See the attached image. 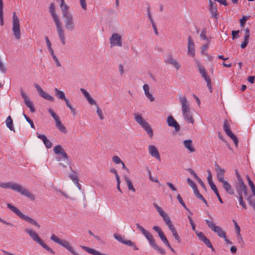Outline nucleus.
<instances>
[{
	"label": "nucleus",
	"instance_id": "obj_59",
	"mask_svg": "<svg viewBox=\"0 0 255 255\" xmlns=\"http://www.w3.org/2000/svg\"><path fill=\"white\" fill-rule=\"evenodd\" d=\"M188 219L189 220L190 223V224L191 225V227H192V228L193 230L196 231H195L196 225L194 224V223L192 218L190 216H188Z\"/></svg>",
	"mask_w": 255,
	"mask_h": 255
},
{
	"label": "nucleus",
	"instance_id": "obj_8",
	"mask_svg": "<svg viewBox=\"0 0 255 255\" xmlns=\"http://www.w3.org/2000/svg\"><path fill=\"white\" fill-rule=\"evenodd\" d=\"M143 235L153 249L159 252L161 255H164L166 254L165 250L157 246L152 234L149 232L147 231Z\"/></svg>",
	"mask_w": 255,
	"mask_h": 255
},
{
	"label": "nucleus",
	"instance_id": "obj_22",
	"mask_svg": "<svg viewBox=\"0 0 255 255\" xmlns=\"http://www.w3.org/2000/svg\"><path fill=\"white\" fill-rule=\"evenodd\" d=\"M188 54L192 57L195 56V45L191 36L188 37Z\"/></svg>",
	"mask_w": 255,
	"mask_h": 255
},
{
	"label": "nucleus",
	"instance_id": "obj_43",
	"mask_svg": "<svg viewBox=\"0 0 255 255\" xmlns=\"http://www.w3.org/2000/svg\"><path fill=\"white\" fill-rule=\"evenodd\" d=\"M207 172L208 174V177H207V180H208V183L209 184V185L211 187V188L212 186H215V185L212 181V176L211 172H210V170H208Z\"/></svg>",
	"mask_w": 255,
	"mask_h": 255
},
{
	"label": "nucleus",
	"instance_id": "obj_60",
	"mask_svg": "<svg viewBox=\"0 0 255 255\" xmlns=\"http://www.w3.org/2000/svg\"><path fill=\"white\" fill-rule=\"evenodd\" d=\"M248 18L244 15L242 18L240 19V25L242 27H243L244 26V24L246 21L247 20Z\"/></svg>",
	"mask_w": 255,
	"mask_h": 255
},
{
	"label": "nucleus",
	"instance_id": "obj_6",
	"mask_svg": "<svg viewBox=\"0 0 255 255\" xmlns=\"http://www.w3.org/2000/svg\"><path fill=\"white\" fill-rule=\"evenodd\" d=\"M7 207L8 208L10 209L12 212L16 214V215L19 216L21 219L25 220L28 223L35 225L36 227L38 228H40L39 224L34 220L32 219L31 218L28 217L27 215H24L22 214L19 209H18L16 207L12 205L11 204L8 203L7 204Z\"/></svg>",
	"mask_w": 255,
	"mask_h": 255
},
{
	"label": "nucleus",
	"instance_id": "obj_13",
	"mask_svg": "<svg viewBox=\"0 0 255 255\" xmlns=\"http://www.w3.org/2000/svg\"><path fill=\"white\" fill-rule=\"evenodd\" d=\"M223 129L226 133L234 141L236 147L238 145V139L237 137L231 131L230 125L228 124L227 120H225L224 123Z\"/></svg>",
	"mask_w": 255,
	"mask_h": 255
},
{
	"label": "nucleus",
	"instance_id": "obj_11",
	"mask_svg": "<svg viewBox=\"0 0 255 255\" xmlns=\"http://www.w3.org/2000/svg\"><path fill=\"white\" fill-rule=\"evenodd\" d=\"M63 17L65 18V27L68 31H72L75 29V24L73 16L71 13H66L63 14Z\"/></svg>",
	"mask_w": 255,
	"mask_h": 255
},
{
	"label": "nucleus",
	"instance_id": "obj_32",
	"mask_svg": "<svg viewBox=\"0 0 255 255\" xmlns=\"http://www.w3.org/2000/svg\"><path fill=\"white\" fill-rule=\"evenodd\" d=\"M54 91L55 95L57 97V98L64 100L65 101L68 100V99L66 98L65 95L63 91L58 90L57 88H55Z\"/></svg>",
	"mask_w": 255,
	"mask_h": 255
},
{
	"label": "nucleus",
	"instance_id": "obj_42",
	"mask_svg": "<svg viewBox=\"0 0 255 255\" xmlns=\"http://www.w3.org/2000/svg\"><path fill=\"white\" fill-rule=\"evenodd\" d=\"M153 206L161 216L164 215L166 213L156 203H153Z\"/></svg>",
	"mask_w": 255,
	"mask_h": 255
},
{
	"label": "nucleus",
	"instance_id": "obj_57",
	"mask_svg": "<svg viewBox=\"0 0 255 255\" xmlns=\"http://www.w3.org/2000/svg\"><path fill=\"white\" fill-rule=\"evenodd\" d=\"M87 100L88 101L90 105H97L96 104V102L95 100H94L91 96H90L88 98H87Z\"/></svg>",
	"mask_w": 255,
	"mask_h": 255
},
{
	"label": "nucleus",
	"instance_id": "obj_30",
	"mask_svg": "<svg viewBox=\"0 0 255 255\" xmlns=\"http://www.w3.org/2000/svg\"><path fill=\"white\" fill-rule=\"evenodd\" d=\"M143 89L146 97L150 100V101H153L154 98L153 97L152 95L149 93V86L147 84H144L143 86Z\"/></svg>",
	"mask_w": 255,
	"mask_h": 255
},
{
	"label": "nucleus",
	"instance_id": "obj_34",
	"mask_svg": "<svg viewBox=\"0 0 255 255\" xmlns=\"http://www.w3.org/2000/svg\"><path fill=\"white\" fill-rule=\"evenodd\" d=\"M5 124L6 127L11 131H15L14 127H13V121L10 116H9L6 119Z\"/></svg>",
	"mask_w": 255,
	"mask_h": 255
},
{
	"label": "nucleus",
	"instance_id": "obj_27",
	"mask_svg": "<svg viewBox=\"0 0 255 255\" xmlns=\"http://www.w3.org/2000/svg\"><path fill=\"white\" fill-rule=\"evenodd\" d=\"M223 187L226 192L229 195H233L234 194V189L232 186L226 180L222 182Z\"/></svg>",
	"mask_w": 255,
	"mask_h": 255
},
{
	"label": "nucleus",
	"instance_id": "obj_39",
	"mask_svg": "<svg viewBox=\"0 0 255 255\" xmlns=\"http://www.w3.org/2000/svg\"><path fill=\"white\" fill-rule=\"evenodd\" d=\"M161 217H162L164 221L168 226L172 224L171 221L170 219V218L169 217L167 213H165L164 215L162 216Z\"/></svg>",
	"mask_w": 255,
	"mask_h": 255
},
{
	"label": "nucleus",
	"instance_id": "obj_37",
	"mask_svg": "<svg viewBox=\"0 0 255 255\" xmlns=\"http://www.w3.org/2000/svg\"><path fill=\"white\" fill-rule=\"evenodd\" d=\"M71 170L72 172L69 175V177L74 183H77V181H79L77 173L75 171H73L71 168Z\"/></svg>",
	"mask_w": 255,
	"mask_h": 255
},
{
	"label": "nucleus",
	"instance_id": "obj_3",
	"mask_svg": "<svg viewBox=\"0 0 255 255\" xmlns=\"http://www.w3.org/2000/svg\"><path fill=\"white\" fill-rule=\"evenodd\" d=\"M179 100L182 105V111L185 120L188 123L193 124L194 123V120L191 115L186 98L185 97L181 96L180 97Z\"/></svg>",
	"mask_w": 255,
	"mask_h": 255
},
{
	"label": "nucleus",
	"instance_id": "obj_35",
	"mask_svg": "<svg viewBox=\"0 0 255 255\" xmlns=\"http://www.w3.org/2000/svg\"><path fill=\"white\" fill-rule=\"evenodd\" d=\"M124 178L127 184L128 190L134 192L135 191V190L130 180L126 176L124 177Z\"/></svg>",
	"mask_w": 255,
	"mask_h": 255
},
{
	"label": "nucleus",
	"instance_id": "obj_47",
	"mask_svg": "<svg viewBox=\"0 0 255 255\" xmlns=\"http://www.w3.org/2000/svg\"><path fill=\"white\" fill-rule=\"evenodd\" d=\"M65 103L66 104V106L70 109L71 112L74 115H76V112L75 109H74L71 104L69 102V100H66Z\"/></svg>",
	"mask_w": 255,
	"mask_h": 255
},
{
	"label": "nucleus",
	"instance_id": "obj_33",
	"mask_svg": "<svg viewBox=\"0 0 255 255\" xmlns=\"http://www.w3.org/2000/svg\"><path fill=\"white\" fill-rule=\"evenodd\" d=\"M55 126L56 128L58 129V130L64 133H66L67 130L66 129V127L62 124L60 120H59L55 122Z\"/></svg>",
	"mask_w": 255,
	"mask_h": 255
},
{
	"label": "nucleus",
	"instance_id": "obj_41",
	"mask_svg": "<svg viewBox=\"0 0 255 255\" xmlns=\"http://www.w3.org/2000/svg\"><path fill=\"white\" fill-rule=\"evenodd\" d=\"M246 197V199L248 201L249 204L252 207L254 206L255 205V200H253V195L251 194L250 195L245 196Z\"/></svg>",
	"mask_w": 255,
	"mask_h": 255
},
{
	"label": "nucleus",
	"instance_id": "obj_64",
	"mask_svg": "<svg viewBox=\"0 0 255 255\" xmlns=\"http://www.w3.org/2000/svg\"><path fill=\"white\" fill-rule=\"evenodd\" d=\"M203 242L207 246L208 248L212 247V244L210 240L207 238L203 241Z\"/></svg>",
	"mask_w": 255,
	"mask_h": 255
},
{
	"label": "nucleus",
	"instance_id": "obj_61",
	"mask_svg": "<svg viewBox=\"0 0 255 255\" xmlns=\"http://www.w3.org/2000/svg\"><path fill=\"white\" fill-rule=\"evenodd\" d=\"M80 91L82 93V94L84 95L86 99H87L90 96H91L90 95V94L84 88H81Z\"/></svg>",
	"mask_w": 255,
	"mask_h": 255
},
{
	"label": "nucleus",
	"instance_id": "obj_18",
	"mask_svg": "<svg viewBox=\"0 0 255 255\" xmlns=\"http://www.w3.org/2000/svg\"><path fill=\"white\" fill-rule=\"evenodd\" d=\"M215 170L216 172L217 179L219 182H222L225 180L224 176L225 173V170L220 167L219 165L216 162L215 164Z\"/></svg>",
	"mask_w": 255,
	"mask_h": 255
},
{
	"label": "nucleus",
	"instance_id": "obj_36",
	"mask_svg": "<svg viewBox=\"0 0 255 255\" xmlns=\"http://www.w3.org/2000/svg\"><path fill=\"white\" fill-rule=\"evenodd\" d=\"M60 7L63 12V14H64L65 13H70L69 12L67 11L68 6L65 3L64 0H61Z\"/></svg>",
	"mask_w": 255,
	"mask_h": 255
},
{
	"label": "nucleus",
	"instance_id": "obj_2",
	"mask_svg": "<svg viewBox=\"0 0 255 255\" xmlns=\"http://www.w3.org/2000/svg\"><path fill=\"white\" fill-rule=\"evenodd\" d=\"M49 12L55 23L58 36L61 40L62 44L64 45L66 43L64 30L62 28L61 22L60 21L59 17L55 12V5L53 3H51L50 5Z\"/></svg>",
	"mask_w": 255,
	"mask_h": 255
},
{
	"label": "nucleus",
	"instance_id": "obj_54",
	"mask_svg": "<svg viewBox=\"0 0 255 255\" xmlns=\"http://www.w3.org/2000/svg\"><path fill=\"white\" fill-rule=\"evenodd\" d=\"M112 160L116 164H119L123 162L120 158L116 155H115L113 157Z\"/></svg>",
	"mask_w": 255,
	"mask_h": 255
},
{
	"label": "nucleus",
	"instance_id": "obj_50",
	"mask_svg": "<svg viewBox=\"0 0 255 255\" xmlns=\"http://www.w3.org/2000/svg\"><path fill=\"white\" fill-rule=\"evenodd\" d=\"M96 107H97V113L98 115V116H99L100 119L102 120L104 118L102 111L100 109V108L99 107V106L98 105H96Z\"/></svg>",
	"mask_w": 255,
	"mask_h": 255
},
{
	"label": "nucleus",
	"instance_id": "obj_49",
	"mask_svg": "<svg viewBox=\"0 0 255 255\" xmlns=\"http://www.w3.org/2000/svg\"><path fill=\"white\" fill-rule=\"evenodd\" d=\"M238 199H239L240 204L243 207V208H244L245 209H247V205H246L245 202L243 200V196L238 197Z\"/></svg>",
	"mask_w": 255,
	"mask_h": 255
},
{
	"label": "nucleus",
	"instance_id": "obj_52",
	"mask_svg": "<svg viewBox=\"0 0 255 255\" xmlns=\"http://www.w3.org/2000/svg\"><path fill=\"white\" fill-rule=\"evenodd\" d=\"M3 7L0 8V24L2 26L3 25Z\"/></svg>",
	"mask_w": 255,
	"mask_h": 255
},
{
	"label": "nucleus",
	"instance_id": "obj_51",
	"mask_svg": "<svg viewBox=\"0 0 255 255\" xmlns=\"http://www.w3.org/2000/svg\"><path fill=\"white\" fill-rule=\"evenodd\" d=\"M237 240H238V243L241 245V247L242 248H243L244 247V243L243 238L241 237V234L237 235Z\"/></svg>",
	"mask_w": 255,
	"mask_h": 255
},
{
	"label": "nucleus",
	"instance_id": "obj_63",
	"mask_svg": "<svg viewBox=\"0 0 255 255\" xmlns=\"http://www.w3.org/2000/svg\"><path fill=\"white\" fill-rule=\"evenodd\" d=\"M239 30H233L232 32V38L234 39L239 37Z\"/></svg>",
	"mask_w": 255,
	"mask_h": 255
},
{
	"label": "nucleus",
	"instance_id": "obj_58",
	"mask_svg": "<svg viewBox=\"0 0 255 255\" xmlns=\"http://www.w3.org/2000/svg\"><path fill=\"white\" fill-rule=\"evenodd\" d=\"M233 222L234 223L235 231H236V233H237V235L240 234V228L239 226L238 225L237 223L234 220H233Z\"/></svg>",
	"mask_w": 255,
	"mask_h": 255
},
{
	"label": "nucleus",
	"instance_id": "obj_21",
	"mask_svg": "<svg viewBox=\"0 0 255 255\" xmlns=\"http://www.w3.org/2000/svg\"><path fill=\"white\" fill-rule=\"evenodd\" d=\"M20 94L22 98L24 101V103L26 106L29 108L30 111L32 113L34 112L35 111V109L34 108L32 103L28 99V97L26 94L25 93L22 89L20 90Z\"/></svg>",
	"mask_w": 255,
	"mask_h": 255
},
{
	"label": "nucleus",
	"instance_id": "obj_12",
	"mask_svg": "<svg viewBox=\"0 0 255 255\" xmlns=\"http://www.w3.org/2000/svg\"><path fill=\"white\" fill-rule=\"evenodd\" d=\"M205 221L208 227L216 233L220 237L225 238L226 233L219 226H216L211 221L206 220Z\"/></svg>",
	"mask_w": 255,
	"mask_h": 255
},
{
	"label": "nucleus",
	"instance_id": "obj_29",
	"mask_svg": "<svg viewBox=\"0 0 255 255\" xmlns=\"http://www.w3.org/2000/svg\"><path fill=\"white\" fill-rule=\"evenodd\" d=\"M245 35L244 37V42L241 44V47L243 49L246 47L247 46L248 43H249V39L250 36V30L249 28H246L245 29Z\"/></svg>",
	"mask_w": 255,
	"mask_h": 255
},
{
	"label": "nucleus",
	"instance_id": "obj_14",
	"mask_svg": "<svg viewBox=\"0 0 255 255\" xmlns=\"http://www.w3.org/2000/svg\"><path fill=\"white\" fill-rule=\"evenodd\" d=\"M114 237L119 242H120L127 246L133 247V249L134 250H138V248H137L136 246L133 242H131L130 240H126L124 236H123L120 234H115L114 235Z\"/></svg>",
	"mask_w": 255,
	"mask_h": 255
},
{
	"label": "nucleus",
	"instance_id": "obj_40",
	"mask_svg": "<svg viewBox=\"0 0 255 255\" xmlns=\"http://www.w3.org/2000/svg\"><path fill=\"white\" fill-rule=\"evenodd\" d=\"M247 179L248 181L249 184L251 188V190L252 191L253 194H255V187L254 185V184L253 182L252 181V180L250 178L249 176L247 175Z\"/></svg>",
	"mask_w": 255,
	"mask_h": 255
},
{
	"label": "nucleus",
	"instance_id": "obj_55",
	"mask_svg": "<svg viewBox=\"0 0 255 255\" xmlns=\"http://www.w3.org/2000/svg\"><path fill=\"white\" fill-rule=\"evenodd\" d=\"M193 191H194V193L195 195L196 196V198H197L198 199H199L203 198V196L201 194H200L199 191L197 188L196 189H195V190H194Z\"/></svg>",
	"mask_w": 255,
	"mask_h": 255
},
{
	"label": "nucleus",
	"instance_id": "obj_28",
	"mask_svg": "<svg viewBox=\"0 0 255 255\" xmlns=\"http://www.w3.org/2000/svg\"><path fill=\"white\" fill-rule=\"evenodd\" d=\"M37 137L42 140L43 143L47 148H50L52 146V142L47 139L46 135L44 134H38Z\"/></svg>",
	"mask_w": 255,
	"mask_h": 255
},
{
	"label": "nucleus",
	"instance_id": "obj_46",
	"mask_svg": "<svg viewBox=\"0 0 255 255\" xmlns=\"http://www.w3.org/2000/svg\"><path fill=\"white\" fill-rule=\"evenodd\" d=\"M23 116L26 121L30 124L31 128L35 129V126L32 121L30 120L29 118L27 117L24 113L23 114Z\"/></svg>",
	"mask_w": 255,
	"mask_h": 255
},
{
	"label": "nucleus",
	"instance_id": "obj_62",
	"mask_svg": "<svg viewBox=\"0 0 255 255\" xmlns=\"http://www.w3.org/2000/svg\"><path fill=\"white\" fill-rule=\"evenodd\" d=\"M80 91L82 93V94L84 95L86 99H87L90 96H91L90 95V94L84 88H81Z\"/></svg>",
	"mask_w": 255,
	"mask_h": 255
},
{
	"label": "nucleus",
	"instance_id": "obj_45",
	"mask_svg": "<svg viewBox=\"0 0 255 255\" xmlns=\"http://www.w3.org/2000/svg\"><path fill=\"white\" fill-rule=\"evenodd\" d=\"M195 233L199 240L202 242H203L206 238L203 233L201 232L195 231Z\"/></svg>",
	"mask_w": 255,
	"mask_h": 255
},
{
	"label": "nucleus",
	"instance_id": "obj_17",
	"mask_svg": "<svg viewBox=\"0 0 255 255\" xmlns=\"http://www.w3.org/2000/svg\"><path fill=\"white\" fill-rule=\"evenodd\" d=\"M34 86L41 97L51 102L54 101L53 97L44 92L38 84L35 83Z\"/></svg>",
	"mask_w": 255,
	"mask_h": 255
},
{
	"label": "nucleus",
	"instance_id": "obj_20",
	"mask_svg": "<svg viewBox=\"0 0 255 255\" xmlns=\"http://www.w3.org/2000/svg\"><path fill=\"white\" fill-rule=\"evenodd\" d=\"M167 123L169 127L174 128L176 132H178L180 130V125L172 116L167 117Z\"/></svg>",
	"mask_w": 255,
	"mask_h": 255
},
{
	"label": "nucleus",
	"instance_id": "obj_24",
	"mask_svg": "<svg viewBox=\"0 0 255 255\" xmlns=\"http://www.w3.org/2000/svg\"><path fill=\"white\" fill-rule=\"evenodd\" d=\"M165 61L166 63L173 65L177 70H178L180 67V64L172 58L171 54H169L165 56Z\"/></svg>",
	"mask_w": 255,
	"mask_h": 255
},
{
	"label": "nucleus",
	"instance_id": "obj_53",
	"mask_svg": "<svg viewBox=\"0 0 255 255\" xmlns=\"http://www.w3.org/2000/svg\"><path fill=\"white\" fill-rule=\"evenodd\" d=\"M206 29L204 28L202 29V32L200 35V37L203 40H207L208 38L206 35Z\"/></svg>",
	"mask_w": 255,
	"mask_h": 255
},
{
	"label": "nucleus",
	"instance_id": "obj_1",
	"mask_svg": "<svg viewBox=\"0 0 255 255\" xmlns=\"http://www.w3.org/2000/svg\"><path fill=\"white\" fill-rule=\"evenodd\" d=\"M0 187L4 189H11L26 196L32 201L34 200L35 199V196L30 191H28L25 188L22 187L20 185L15 183L11 182H1L0 183Z\"/></svg>",
	"mask_w": 255,
	"mask_h": 255
},
{
	"label": "nucleus",
	"instance_id": "obj_9",
	"mask_svg": "<svg viewBox=\"0 0 255 255\" xmlns=\"http://www.w3.org/2000/svg\"><path fill=\"white\" fill-rule=\"evenodd\" d=\"M50 239L52 241L61 245L64 248H66L69 252H70L73 255H79L76 253L73 248L72 246H71L69 243L67 241L60 239L54 234H52L51 235Z\"/></svg>",
	"mask_w": 255,
	"mask_h": 255
},
{
	"label": "nucleus",
	"instance_id": "obj_25",
	"mask_svg": "<svg viewBox=\"0 0 255 255\" xmlns=\"http://www.w3.org/2000/svg\"><path fill=\"white\" fill-rule=\"evenodd\" d=\"M209 10L213 17L215 18H218V10L217 8V4L215 2L212 1L211 0H209Z\"/></svg>",
	"mask_w": 255,
	"mask_h": 255
},
{
	"label": "nucleus",
	"instance_id": "obj_48",
	"mask_svg": "<svg viewBox=\"0 0 255 255\" xmlns=\"http://www.w3.org/2000/svg\"><path fill=\"white\" fill-rule=\"evenodd\" d=\"M187 181L189 185L193 188V190L197 188L196 184L191 179L188 178Z\"/></svg>",
	"mask_w": 255,
	"mask_h": 255
},
{
	"label": "nucleus",
	"instance_id": "obj_38",
	"mask_svg": "<svg viewBox=\"0 0 255 255\" xmlns=\"http://www.w3.org/2000/svg\"><path fill=\"white\" fill-rule=\"evenodd\" d=\"M212 190H213V191L215 192V194L216 195L217 197L218 198L219 201L220 203H223V201L222 199V198L220 197V195L219 194V191L217 189V188L216 186H212L211 188Z\"/></svg>",
	"mask_w": 255,
	"mask_h": 255
},
{
	"label": "nucleus",
	"instance_id": "obj_7",
	"mask_svg": "<svg viewBox=\"0 0 255 255\" xmlns=\"http://www.w3.org/2000/svg\"><path fill=\"white\" fill-rule=\"evenodd\" d=\"M134 116L135 121L142 127L149 137L152 138L153 136V132L149 124L142 118L141 115L134 114Z\"/></svg>",
	"mask_w": 255,
	"mask_h": 255
},
{
	"label": "nucleus",
	"instance_id": "obj_10",
	"mask_svg": "<svg viewBox=\"0 0 255 255\" xmlns=\"http://www.w3.org/2000/svg\"><path fill=\"white\" fill-rule=\"evenodd\" d=\"M12 31L15 38L19 39L20 38L19 21L15 12L13 13L12 16Z\"/></svg>",
	"mask_w": 255,
	"mask_h": 255
},
{
	"label": "nucleus",
	"instance_id": "obj_16",
	"mask_svg": "<svg viewBox=\"0 0 255 255\" xmlns=\"http://www.w3.org/2000/svg\"><path fill=\"white\" fill-rule=\"evenodd\" d=\"M235 188L238 195V197L243 196V194L245 196H247L248 190L247 186L244 182L238 183L235 185Z\"/></svg>",
	"mask_w": 255,
	"mask_h": 255
},
{
	"label": "nucleus",
	"instance_id": "obj_44",
	"mask_svg": "<svg viewBox=\"0 0 255 255\" xmlns=\"http://www.w3.org/2000/svg\"><path fill=\"white\" fill-rule=\"evenodd\" d=\"M48 112L51 115L52 117L54 119L55 122L60 120L58 116L53 112V111L51 108H49L48 109Z\"/></svg>",
	"mask_w": 255,
	"mask_h": 255
},
{
	"label": "nucleus",
	"instance_id": "obj_31",
	"mask_svg": "<svg viewBox=\"0 0 255 255\" xmlns=\"http://www.w3.org/2000/svg\"><path fill=\"white\" fill-rule=\"evenodd\" d=\"M183 144L190 152H193L195 151L194 147L192 146V141L191 139L184 140Z\"/></svg>",
	"mask_w": 255,
	"mask_h": 255
},
{
	"label": "nucleus",
	"instance_id": "obj_5",
	"mask_svg": "<svg viewBox=\"0 0 255 255\" xmlns=\"http://www.w3.org/2000/svg\"><path fill=\"white\" fill-rule=\"evenodd\" d=\"M24 231L29 235V236L34 241L40 245L43 248H44L52 254H55V252L53 251V250L48 247L46 244H45L36 232L33 231L31 229H25Z\"/></svg>",
	"mask_w": 255,
	"mask_h": 255
},
{
	"label": "nucleus",
	"instance_id": "obj_26",
	"mask_svg": "<svg viewBox=\"0 0 255 255\" xmlns=\"http://www.w3.org/2000/svg\"><path fill=\"white\" fill-rule=\"evenodd\" d=\"M148 150L149 153L150 154V155L157 159L158 160H160V157L159 153V152L157 149V148L153 145H150L148 146Z\"/></svg>",
	"mask_w": 255,
	"mask_h": 255
},
{
	"label": "nucleus",
	"instance_id": "obj_4",
	"mask_svg": "<svg viewBox=\"0 0 255 255\" xmlns=\"http://www.w3.org/2000/svg\"><path fill=\"white\" fill-rule=\"evenodd\" d=\"M53 151L57 155H60L62 157H57L56 159L58 161H60L62 160L64 161V163L60 162L59 165L64 167H66L70 163V160L68 158V156L65 150L62 148L61 145L58 144L53 148Z\"/></svg>",
	"mask_w": 255,
	"mask_h": 255
},
{
	"label": "nucleus",
	"instance_id": "obj_19",
	"mask_svg": "<svg viewBox=\"0 0 255 255\" xmlns=\"http://www.w3.org/2000/svg\"><path fill=\"white\" fill-rule=\"evenodd\" d=\"M152 229L158 233L159 238L165 245L167 246L169 245V243L167 238L159 227L154 226L153 227Z\"/></svg>",
	"mask_w": 255,
	"mask_h": 255
},
{
	"label": "nucleus",
	"instance_id": "obj_15",
	"mask_svg": "<svg viewBox=\"0 0 255 255\" xmlns=\"http://www.w3.org/2000/svg\"><path fill=\"white\" fill-rule=\"evenodd\" d=\"M122 36L118 33H114L110 38V44L111 47L112 46H122Z\"/></svg>",
	"mask_w": 255,
	"mask_h": 255
},
{
	"label": "nucleus",
	"instance_id": "obj_56",
	"mask_svg": "<svg viewBox=\"0 0 255 255\" xmlns=\"http://www.w3.org/2000/svg\"><path fill=\"white\" fill-rule=\"evenodd\" d=\"M136 228L138 229L143 234H144L147 231L143 227L141 226L138 223H136L135 224Z\"/></svg>",
	"mask_w": 255,
	"mask_h": 255
},
{
	"label": "nucleus",
	"instance_id": "obj_23",
	"mask_svg": "<svg viewBox=\"0 0 255 255\" xmlns=\"http://www.w3.org/2000/svg\"><path fill=\"white\" fill-rule=\"evenodd\" d=\"M197 67L198 69L200 74L201 75L202 77L204 79L205 81L207 82V81H210V78L208 74L206 73L205 69L203 66L201 65V63L199 62H197Z\"/></svg>",
	"mask_w": 255,
	"mask_h": 255
}]
</instances>
